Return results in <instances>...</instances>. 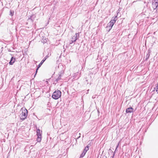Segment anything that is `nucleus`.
<instances>
[{
	"instance_id": "1",
	"label": "nucleus",
	"mask_w": 158,
	"mask_h": 158,
	"mask_svg": "<svg viewBox=\"0 0 158 158\" xmlns=\"http://www.w3.org/2000/svg\"><path fill=\"white\" fill-rule=\"evenodd\" d=\"M61 92L58 90H55L52 94V97L54 99H58L61 96Z\"/></svg>"
},
{
	"instance_id": "2",
	"label": "nucleus",
	"mask_w": 158,
	"mask_h": 158,
	"mask_svg": "<svg viewBox=\"0 0 158 158\" xmlns=\"http://www.w3.org/2000/svg\"><path fill=\"white\" fill-rule=\"evenodd\" d=\"M28 114L27 110L25 109H22V114L20 117V119L22 120H24L26 118Z\"/></svg>"
},
{
	"instance_id": "3",
	"label": "nucleus",
	"mask_w": 158,
	"mask_h": 158,
	"mask_svg": "<svg viewBox=\"0 0 158 158\" xmlns=\"http://www.w3.org/2000/svg\"><path fill=\"white\" fill-rule=\"evenodd\" d=\"M42 133V131H40L39 129H38L37 130L36 135L38 137L36 140L38 142H40L41 140Z\"/></svg>"
},
{
	"instance_id": "4",
	"label": "nucleus",
	"mask_w": 158,
	"mask_h": 158,
	"mask_svg": "<svg viewBox=\"0 0 158 158\" xmlns=\"http://www.w3.org/2000/svg\"><path fill=\"white\" fill-rule=\"evenodd\" d=\"M89 146L88 145L85 148L84 150H83L82 153L80 157L82 158L83 157L85 156L86 153V152L87 151L89 150Z\"/></svg>"
},
{
	"instance_id": "5",
	"label": "nucleus",
	"mask_w": 158,
	"mask_h": 158,
	"mask_svg": "<svg viewBox=\"0 0 158 158\" xmlns=\"http://www.w3.org/2000/svg\"><path fill=\"white\" fill-rule=\"evenodd\" d=\"M134 111V109L132 107L128 108L126 109V112L127 113H131L133 112Z\"/></svg>"
},
{
	"instance_id": "6",
	"label": "nucleus",
	"mask_w": 158,
	"mask_h": 158,
	"mask_svg": "<svg viewBox=\"0 0 158 158\" xmlns=\"http://www.w3.org/2000/svg\"><path fill=\"white\" fill-rule=\"evenodd\" d=\"M117 16H115V17H113V19L111 20L110 21V23H111L112 24L114 25L117 19Z\"/></svg>"
},
{
	"instance_id": "7",
	"label": "nucleus",
	"mask_w": 158,
	"mask_h": 158,
	"mask_svg": "<svg viewBox=\"0 0 158 158\" xmlns=\"http://www.w3.org/2000/svg\"><path fill=\"white\" fill-rule=\"evenodd\" d=\"M45 59H43L41 62L38 65V68L36 69V73H37V70H38V69L41 66L42 64L44 63V62L45 61Z\"/></svg>"
},
{
	"instance_id": "8",
	"label": "nucleus",
	"mask_w": 158,
	"mask_h": 158,
	"mask_svg": "<svg viewBox=\"0 0 158 158\" xmlns=\"http://www.w3.org/2000/svg\"><path fill=\"white\" fill-rule=\"evenodd\" d=\"M15 58H14V57H12L10 60L9 63V64L10 65H12L13 63L15 62Z\"/></svg>"
},
{
	"instance_id": "9",
	"label": "nucleus",
	"mask_w": 158,
	"mask_h": 158,
	"mask_svg": "<svg viewBox=\"0 0 158 158\" xmlns=\"http://www.w3.org/2000/svg\"><path fill=\"white\" fill-rule=\"evenodd\" d=\"M153 6V7L156 8L158 6V3L154 2L152 4Z\"/></svg>"
},
{
	"instance_id": "10",
	"label": "nucleus",
	"mask_w": 158,
	"mask_h": 158,
	"mask_svg": "<svg viewBox=\"0 0 158 158\" xmlns=\"http://www.w3.org/2000/svg\"><path fill=\"white\" fill-rule=\"evenodd\" d=\"M150 56V52H148L145 56V60H147L149 58V56Z\"/></svg>"
},
{
	"instance_id": "11",
	"label": "nucleus",
	"mask_w": 158,
	"mask_h": 158,
	"mask_svg": "<svg viewBox=\"0 0 158 158\" xmlns=\"http://www.w3.org/2000/svg\"><path fill=\"white\" fill-rule=\"evenodd\" d=\"M77 39L74 36H73V37L72 38V42H74L76 41L77 40Z\"/></svg>"
},
{
	"instance_id": "12",
	"label": "nucleus",
	"mask_w": 158,
	"mask_h": 158,
	"mask_svg": "<svg viewBox=\"0 0 158 158\" xmlns=\"http://www.w3.org/2000/svg\"><path fill=\"white\" fill-rule=\"evenodd\" d=\"M112 29L111 27L107 25L106 27V30L109 31Z\"/></svg>"
},
{
	"instance_id": "13",
	"label": "nucleus",
	"mask_w": 158,
	"mask_h": 158,
	"mask_svg": "<svg viewBox=\"0 0 158 158\" xmlns=\"http://www.w3.org/2000/svg\"><path fill=\"white\" fill-rule=\"evenodd\" d=\"M75 37L77 39L79 37V34L78 33H76L75 35H74Z\"/></svg>"
},
{
	"instance_id": "14",
	"label": "nucleus",
	"mask_w": 158,
	"mask_h": 158,
	"mask_svg": "<svg viewBox=\"0 0 158 158\" xmlns=\"http://www.w3.org/2000/svg\"><path fill=\"white\" fill-rule=\"evenodd\" d=\"M61 79V75H60L58 77V78L56 79V81L57 82L58 81H59Z\"/></svg>"
},
{
	"instance_id": "15",
	"label": "nucleus",
	"mask_w": 158,
	"mask_h": 158,
	"mask_svg": "<svg viewBox=\"0 0 158 158\" xmlns=\"http://www.w3.org/2000/svg\"><path fill=\"white\" fill-rule=\"evenodd\" d=\"M14 11L12 10L10 11V15L12 16L14 15Z\"/></svg>"
},
{
	"instance_id": "16",
	"label": "nucleus",
	"mask_w": 158,
	"mask_h": 158,
	"mask_svg": "<svg viewBox=\"0 0 158 158\" xmlns=\"http://www.w3.org/2000/svg\"><path fill=\"white\" fill-rule=\"evenodd\" d=\"M107 25L109 26L110 27H111L112 28V27L113 26V25L111 23H108Z\"/></svg>"
},
{
	"instance_id": "17",
	"label": "nucleus",
	"mask_w": 158,
	"mask_h": 158,
	"mask_svg": "<svg viewBox=\"0 0 158 158\" xmlns=\"http://www.w3.org/2000/svg\"><path fill=\"white\" fill-rule=\"evenodd\" d=\"M34 17H35V16L34 15H33L31 17V18H30L31 20H32V21L34 20V19H33Z\"/></svg>"
},
{
	"instance_id": "18",
	"label": "nucleus",
	"mask_w": 158,
	"mask_h": 158,
	"mask_svg": "<svg viewBox=\"0 0 158 158\" xmlns=\"http://www.w3.org/2000/svg\"><path fill=\"white\" fill-rule=\"evenodd\" d=\"M49 57L48 54L43 59H45V60Z\"/></svg>"
},
{
	"instance_id": "19",
	"label": "nucleus",
	"mask_w": 158,
	"mask_h": 158,
	"mask_svg": "<svg viewBox=\"0 0 158 158\" xmlns=\"http://www.w3.org/2000/svg\"><path fill=\"white\" fill-rule=\"evenodd\" d=\"M154 2L158 3V0H155Z\"/></svg>"
},
{
	"instance_id": "20",
	"label": "nucleus",
	"mask_w": 158,
	"mask_h": 158,
	"mask_svg": "<svg viewBox=\"0 0 158 158\" xmlns=\"http://www.w3.org/2000/svg\"><path fill=\"white\" fill-rule=\"evenodd\" d=\"M73 42H72V40H71V41H70V44H72Z\"/></svg>"
},
{
	"instance_id": "21",
	"label": "nucleus",
	"mask_w": 158,
	"mask_h": 158,
	"mask_svg": "<svg viewBox=\"0 0 158 158\" xmlns=\"http://www.w3.org/2000/svg\"><path fill=\"white\" fill-rule=\"evenodd\" d=\"M118 145L117 146V147H116V149H115V151H116V150H117V148H118Z\"/></svg>"
},
{
	"instance_id": "22",
	"label": "nucleus",
	"mask_w": 158,
	"mask_h": 158,
	"mask_svg": "<svg viewBox=\"0 0 158 158\" xmlns=\"http://www.w3.org/2000/svg\"><path fill=\"white\" fill-rule=\"evenodd\" d=\"M156 91H158V88H157V89L156 90Z\"/></svg>"
},
{
	"instance_id": "23",
	"label": "nucleus",
	"mask_w": 158,
	"mask_h": 158,
	"mask_svg": "<svg viewBox=\"0 0 158 158\" xmlns=\"http://www.w3.org/2000/svg\"><path fill=\"white\" fill-rule=\"evenodd\" d=\"M86 81H88V80H87V79H86Z\"/></svg>"
},
{
	"instance_id": "24",
	"label": "nucleus",
	"mask_w": 158,
	"mask_h": 158,
	"mask_svg": "<svg viewBox=\"0 0 158 158\" xmlns=\"http://www.w3.org/2000/svg\"><path fill=\"white\" fill-rule=\"evenodd\" d=\"M158 86V84H157V87Z\"/></svg>"
}]
</instances>
